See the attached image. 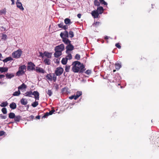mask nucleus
<instances>
[{
  "mask_svg": "<svg viewBox=\"0 0 159 159\" xmlns=\"http://www.w3.org/2000/svg\"><path fill=\"white\" fill-rule=\"evenodd\" d=\"M91 71L89 70H88L85 72V73L88 75H89V74H91Z\"/></svg>",
  "mask_w": 159,
  "mask_h": 159,
  "instance_id": "nucleus-49",
  "label": "nucleus"
},
{
  "mask_svg": "<svg viewBox=\"0 0 159 159\" xmlns=\"http://www.w3.org/2000/svg\"><path fill=\"white\" fill-rule=\"evenodd\" d=\"M101 25V23L99 22H94L91 25V27L93 28V29H94V28H98Z\"/></svg>",
  "mask_w": 159,
  "mask_h": 159,
  "instance_id": "nucleus-9",
  "label": "nucleus"
},
{
  "mask_svg": "<svg viewBox=\"0 0 159 159\" xmlns=\"http://www.w3.org/2000/svg\"><path fill=\"white\" fill-rule=\"evenodd\" d=\"M75 95H72L71 96L69 97V98L70 99H72L74 98L75 100H76V99H75Z\"/></svg>",
  "mask_w": 159,
  "mask_h": 159,
  "instance_id": "nucleus-50",
  "label": "nucleus"
},
{
  "mask_svg": "<svg viewBox=\"0 0 159 159\" xmlns=\"http://www.w3.org/2000/svg\"><path fill=\"white\" fill-rule=\"evenodd\" d=\"M8 105V103L7 102H3L0 104V106L1 107H5Z\"/></svg>",
  "mask_w": 159,
  "mask_h": 159,
  "instance_id": "nucleus-34",
  "label": "nucleus"
},
{
  "mask_svg": "<svg viewBox=\"0 0 159 159\" xmlns=\"http://www.w3.org/2000/svg\"><path fill=\"white\" fill-rule=\"evenodd\" d=\"M12 2L11 5H13L15 4L14 0H11Z\"/></svg>",
  "mask_w": 159,
  "mask_h": 159,
  "instance_id": "nucleus-59",
  "label": "nucleus"
},
{
  "mask_svg": "<svg viewBox=\"0 0 159 159\" xmlns=\"http://www.w3.org/2000/svg\"><path fill=\"white\" fill-rule=\"evenodd\" d=\"M44 54L45 57L48 58H50L52 57V53L51 52H48L45 51L44 52Z\"/></svg>",
  "mask_w": 159,
  "mask_h": 159,
  "instance_id": "nucleus-15",
  "label": "nucleus"
},
{
  "mask_svg": "<svg viewBox=\"0 0 159 159\" xmlns=\"http://www.w3.org/2000/svg\"><path fill=\"white\" fill-rule=\"evenodd\" d=\"M44 62L45 64L47 65H49L50 64V60L46 58L44 60Z\"/></svg>",
  "mask_w": 159,
  "mask_h": 159,
  "instance_id": "nucleus-32",
  "label": "nucleus"
},
{
  "mask_svg": "<svg viewBox=\"0 0 159 159\" xmlns=\"http://www.w3.org/2000/svg\"><path fill=\"white\" fill-rule=\"evenodd\" d=\"M26 67L25 65H22L19 66V70L16 73V75L20 76L25 74Z\"/></svg>",
  "mask_w": 159,
  "mask_h": 159,
  "instance_id": "nucleus-2",
  "label": "nucleus"
},
{
  "mask_svg": "<svg viewBox=\"0 0 159 159\" xmlns=\"http://www.w3.org/2000/svg\"><path fill=\"white\" fill-rule=\"evenodd\" d=\"M55 52L54 53V57L56 58H58L61 55L62 52L58 51H55Z\"/></svg>",
  "mask_w": 159,
  "mask_h": 159,
  "instance_id": "nucleus-16",
  "label": "nucleus"
},
{
  "mask_svg": "<svg viewBox=\"0 0 159 159\" xmlns=\"http://www.w3.org/2000/svg\"><path fill=\"white\" fill-rule=\"evenodd\" d=\"M0 117L1 119H6L7 117V116H3L2 115H1Z\"/></svg>",
  "mask_w": 159,
  "mask_h": 159,
  "instance_id": "nucleus-53",
  "label": "nucleus"
},
{
  "mask_svg": "<svg viewBox=\"0 0 159 159\" xmlns=\"http://www.w3.org/2000/svg\"><path fill=\"white\" fill-rule=\"evenodd\" d=\"M5 132L3 131H0V136H2L4 135Z\"/></svg>",
  "mask_w": 159,
  "mask_h": 159,
  "instance_id": "nucleus-52",
  "label": "nucleus"
},
{
  "mask_svg": "<svg viewBox=\"0 0 159 159\" xmlns=\"http://www.w3.org/2000/svg\"><path fill=\"white\" fill-rule=\"evenodd\" d=\"M1 111H2V112L4 114H7V109L5 107H4V108H2Z\"/></svg>",
  "mask_w": 159,
  "mask_h": 159,
  "instance_id": "nucleus-41",
  "label": "nucleus"
},
{
  "mask_svg": "<svg viewBox=\"0 0 159 159\" xmlns=\"http://www.w3.org/2000/svg\"><path fill=\"white\" fill-rule=\"evenodd\" d=\"M116 46L119 49H120L121 48V46H120L119 43H117L116 44Z\"/></svg>",
  "mask_w": 159,
  "mask_h": 159,
  "instance_id": "nucleus-51",
  "label": "nucleus"
},
{
  "mask_svg": "<svg viewBox=\"0 0 159 159\" xmlns=\"http://www.w3.org/2000/svg\"><path fill=\"white\" fill-rule=\"evenodd\" d=\"M58 26L60 28H62L65 30L68 29L67 26V25H64V24L62 22L60 24H58Z\"/></svg>",
  "mask_w": 159,
  "mask_h": 159,
  "instance_id": "nucleus-12",
  "label": "nucleus"
},
{
  "mask_svg": "<svg viewBox=\"0 0 159 159\" xmlns=\"http://www.w3.org/2000/svg\"><path fill=\"white\" fill-rule=\"evenodd\" d=\"M104 39H109V37L107 36H106L105 38H104Z\"/></svg>",
  "mask_w": 159,
  "mask_h": 159,
  "instance_id": "nucleus-61",
  "label": "nucleus"
},
{
  "mask_svg": "<svg viewBox=\"0 0 159 159\" xmlns=\"http://www.w3.org/2000/svg\"><path fill=\"white\" fill-rule=\"evenodd\" d=\"M100 3V4H103L104 5H107V3L104 0H99Z\"/></svg>",
  "mask_w": 159,
  "mask_h": 159,
  "instance_id": "nucleus-38",
  "label": "nucleus"
},
{
  "mask_svg": "<svg viewBox=\"0 0 159 159\" xmlns=\"http://www.w3.org/2000/svg\"><path fill=\"white\" fill-rule=\"evenodd\" d=\"M28 66H27V69L28 70L30 71L33 70H35V65L31 62H29L28 63Z\"/></svg>",
  "mask_w": 159,
  "mask_h": 159,
  "instance_id": "nucleus-6",
  "label": "nucleus"
},
{
  "mask_svg": "<svg viewBox=\"0 0 159 159\" xmlns=\"http://www.w3.org/2000/svg\"><path fill=\"white\" fill-rule=\"evenodd\" d=\"M121 67V65L119 63L115 64V68L116 70H119Z\"/></svg>",
  "mask_w": 159,
  "mask_h": 159,
  "instance_id": "nucleus-33",
  "label": "nucleus"
},
{
  "mask_svg": "<svg viewBox=\"0 0 159 159\" xmlns=\"http://www.w3.org/2000/svg\"><path fill=\"white\" fill-rule=\"evenodd\" d=\"M6 76L7 78L11 79L13 77L14 75L11 74H8L7 73L6 75Z\"/></svg>",
  "mask_w": 159,
  "mask_h": 159,
  "instance_id": "nucleus-42",
  "label": "nucleus"
},
{
  "mask_svg": "<svg viewBox=\"0 0 159 159\" xmlns=\"http://www.w3.org/2000/svg\"><path fill=\"white\" fill-rule=\"evenodd\" d=\"M46 80L50 81H52V80L54 82H55L57 80V77L55 74H48L46 76Z\"/></svg>",
  "mask_w": 159,
  "mask_h": 159,
  "instance_id": "nucleus-3",
  "label": "nucleus"
},
{
  "mask_svg": "<svg viewBox=\"0 0 159 159\" xmlns=\"http://www.w3.org/2000/svg\"><path fill=\"white\" fill-rule=\"evenodd\" d=\"M10 107L11 109H14L16 108V103L14 102H12L10 105Z\"/></svg>",
  "mask_w": 159,
  "mask_h": 159,
  "instance_id": "nucleus-21",
  "label": "nucleus"
},
{
  "mask_svg": "<svg viewBox=\"0 0 159 159\" xmlns=\"http://www.w3.org/2000/svg\"><path fill=\"white\" fill-rule=\"evenodd\" d=\"M65 90H66V88H63V89H62V91H63V92L65 91Z\"/></svg>",
  "mask_w": 159,
  "mask_h": 159,
  "instance_id": "nucleus-62",
  "label": "nucleus"
},
{
  "mask_svg": "<svg viewBox=\"0 0 159 159\" xmlns=\"http://www.w3.org/2000/svg\"><path fill=\"white\" fill-rule=\"evenodd\" d=\"M15 115L14 113L13 112H10L9 114L8 117L10 119L14 118L15 117Z\"/></svg>",
  "mask_w": 159,
  "mask_h": 159,
  "instance_id": "nucleus-26",
  "label": "nucleus"
},
{
  "mask_svg": "<svg viewBox=\"0 0 159 159\" xmlns=\"http://www.w3.org/2000/svg\"><path fill=\"white\" fill-rule=\"evenodd\" d=\"M64 44H61L59 45L56 46L55 48V50L58 51L62 52V51L64 50Z\"/></svg>",
  "mask_w": 159,
  "mask_h": 159,
  "instance_id": "nucleus-7",
  "label": "nucleus"
},
{
  "mask_svg": "<svg viewBox=\"0 0 159 159\" xmlns=\"http://www.w3.org/2000/svg\"><path fill=\"white\" fill-rule=\"evenodd\" d=\"M81 14H78L77 15V17L78 18H81Z\"/></svg>",
  "mask_w": 159,
  "mask_h": 159,
  "instance_id": "nucleus-57",
  "label": "nucleus"
},
{
  "mask_svg": "<svg viewBox=\"0 0 159 159\" xmlns=\"http://www.w3.org/2000/svg\"><path fill=\"white\" fill-rule=\"evenodd\" d=\"M16 6L17 7L22 11L24 10V8L23 7L21 3L20 2L16 3Z\"/></svg>",
  "mask_w": 159,
  "mask_h": 159,
  "instance_id": "nucleus-20",
  "label": "nucleus"
},
{
  "mask_svg": "<svg viewBox=\"0 0 159 159\" xmlns=\"http://www.w3.org/2000/svg\"><path fill=\"white\" fill-rule=\"evenodd\" d=\"M20 93V92L19 90L18 89L17 91H16L13 93L12 95L13 96H18Z\"/></svg>",
  "mask_w": 159,
  "mask_h": 159,
  "instance_id": "nucleus-31",
  "label": "nucleus"
},
{
  "mask_svg": "<svg viewBox=\"0 0 159 159\" xmlns=\"http://www.w3.org/2000/svg\"><path fill=\"white\" fill-rule=\"evenodd\" d=\"M22 117L21 116L18 115L15 116V117L14 118V120L16 122H19L20 120H21Z\"/></svg>",
  "mask_w": 159,
  "mask_h": 159,
  "instance_id": "nucleus-18",
  "label": "nucleus"
},
{
  "mask_svg": "<svg viewBox=\"0 0 159 159\" xmlns=\"http://www.w3.org/2000/svg\"><path fill=\"white\" fill-rule=\"evenodd\" d=\"M22 53V52L20 49L14 52L11 54L12 57L14 58H19Z\"/></svg>",
  "mask_w": 159,
  "mask_h": 159,
  "instance_id": "nucleus-4",
  "label": "nucleus"
},
{
  "mask_svg": "<svg viewBox=\"0 0 159 159\" xmlns=\"http://www.w3.org/2000/svg\"><path fill=\"white\" fill-rule=\"evenodd\" d=\"M36 71L39 73H44L45 72V70L43 68L39 67H36V69L35 70Z\"/></svg>",
  "mask_w": 159,
  "mask_h": 159,
  "instance_id": "nucleus-14",
  "label": "nucleus"
},
{
  "mask_svg": "<svg viewBox=\"0 0 159 159\" xmlns=\"http://www.w3.org/2000/svg\"><path fill=\"white\" fill-rule=\"evenodd\" d=\"M91 15L94 18H98L99 14L96 10H94L92 11Z\"/></svg>",
  "mask_w": 159,
  "mask_h": 159,
  "instance_id": "nucleus-10",
  "label": "nucleus"
},
{
  "mask_svg": "<svg viewBox=\"0 0 159 159\" xmlns=\"http://www.w3.org/2000/svg\"><path fill=\"white\" fill-rule=\"evenodd\" d=\"M62 41L64 42V43L67 45L70 44L71 43V41L66 38H63Z\"/></svg>",
  "mask_w": 159,
  "mask_h": 159,
  "instance_id": "nucleus-17",
  "label": "nucleus"
},
{
  "mask_svg": "<svg viewBox=\"0 0 159 159\" xmlns=\"http://www.w3.org/2000/svg\"><path fill=\"white\" fill-rule=\"evenodd\" d=\"M5 77V75H0V78H3Z\"/></svg>",
  "mask_w": 159,
  "mask_h": 159,
  "instance_id": "nucleus-58",
  "label": "nucleus"
},
{
  "mask_svg": "<svg viewBox=\"0 0 159 159\" xmlns=\"http://www.w3.org/2000/svg\"><path fill=\"white\" fill-rule=\"evenodd\" d=\"M6 12V9L5 8H4L0 11V14L2 15V14H5Z\"/></svg>",
  "mask_w": 159,
  "mask_h": 159,
  "instance_id": "nucleus-35",
  "label": "nucleus"
},
{
  "mask_svg": "<svg viewBox=\"0 0 159 159\" xmlns=\"http://www.w3.org/2000/svg\"><path fill=\"white\" fill-rule=\"evenodd\" d=\"M69 34L70 38H72L74 36V32L71 31H70L69 32Z\"/></svg>",
  "mask_w": 159,
  "mask_h": 159,
  "instance_id": "nucleus-37",
  "label": "nucleus"
},
{
  "mask_svg": "<svg viewBox=\"0 0 159 159\" xmlns=\"http://www.w3.org/2000/svg\"><path fill=\"white\" fill-rule=\"evenodd\" d=\"M68 55L66 56V57L67 59V60L68 59L70 60L72 59V56L71 54L68 53Z\"/></svg>",
  "mask_w": 159,
  "mask_h": 159,
  "instance_id": "nucleus-45",
  "label": "nucleus"
},
{
  "mask_svg": "<svg viewBox=\"0 0 159 159\" xmlns=\"http://www.w3.org/2000/svg\"><path fill=\"white\" fill-rule=\"evenodd\" d=\"M94 4L95 6H99L100 5V2H99L98 0H94Z\"/></svg>",
  "mask_w": 159,
  "mask_h": 159,
  "instance_id": "nucleus-30",
  "label": "nucleus"
},
{
  "mask_svg": "<svg viewBox=\"0 0 159 159\" xmlns=\"http://www.w3.org/2000/svg\"><path fill=\"white\" fill-rule=\"evenodd\" d=\"M64 69L61 67H58L56 68L55 71V74L56 76H60L63 73Z\"/></svg>",
  "mask_w": 159,
  "mask_h": 159,
  "instance_id": "nucleus-5",
  "label": "nucleus"
},
{
  "mask_svg": "<svg viewBox=\"0 0 159 159\" xmlns=\"http://www.w3.org/2000/svg\"><path fill=\"white\" fill-rule=\"evenodd\" d=\"M55 110L54 109H52L49 112H48L49 115H51L52 114L55 112Z\"/></svg>",
  "mask_w": 159,
  "mask_h": 159,
  "instance_id": "nucleus-46",
  "label": "nucleus"
},
{
  "mask_svg": "<svg viewBox=\"0 0 159 159\" xmlns=\"http://www.w3.org/2000/svg\"><path fill=\"white\" fill-rule=\"evenodd\" d=\"M116 71V70H113V72H115Z\"/></svg>",
  "mask_w": 159,
  "mask_h": 159,
  "instance_id": "nucleus-64",
  "label": "nucleus"
},
{
  "mask_svg": "<svg viewBox=\"0 0 159 159\" xmlns=\"http://www.w3.org/2000/svg\"><path fill=\"white\" fill-rule=\"evenodd\" d=\"M3 58H4L2 56V54L1 53H0V60L3 61V60H4Z\"/></svg>",
  "mask_w": 159,
  "mask_h": 159,
  "instance_id": "nucleus-55",
  "label": "nucleus"
},
{
  "mask_svg": "<svg viewBox=\"0 0 159 159\" xmlns=\"http://www.w3.org/2000/svg\"><path fill=\"white\" fill-rule=\"evenodd\" d=\"M36 118L37 119H39L40 118V116L39 115L36 116Z\"/></svg>",
  "mask_w": 159,
  "mask_h": 159,
  "instance_id": "nucleus-60",
  "label": "nucleus"
},
{
  "mask_svg": "<svg viewBox=\"0 0 159 159\" xmlns=\"http://www.w3.org/2000/svg\"><path fill=\"white\" fill-rule=\"evenodd\" d=\"M19 1H20V0H17L16 3L20 2H19Z\"/></svg>",
  "mask_w": 159,
  "mask_h": 159,
  "instance_id": "nucleus-63",
  "label": "nucleus"
},
{
  "mask_svg": "<svg viewBox=\"0 0 159 159\" xmlns=\"http://www.w3.org/2000/svg\"><path fill=\"white\" fill-rule=\"evenodd\" d=\"M96 11L98 12L99 14H101L103 12L104 9L102 7L100 6L97 8Z\"/></svg>",
  "mask_w": 159,
  "mask_h": 159,
  "instance_id": "nucleus-13",
  "label": "nucleus"
},
{
  "mask_svg": "<svg viewBox=\"0 0 159 159\" xmlns=\"http://www.w3.org/2000/svg\"><path fill=\"white\" fill-rule=\"evenodd\" d=\"M47 93L49 96H50L52 95V92L51 90H48L47 92Z\"/></svg>",
  "mask_w": 159,
  "mask_h": 159,
  "instance_id": "nucleus-48",
  "label": "nucleus"
},
{
  "mask_svg": "<svg viewBox=\"0 0 159 159\" xmlns=\"http://www.w3.org/2000/svg\"><path fill=\"white\" fill-rule=\"evenodd\" d=\"M38 105V102L36 101L32 103L31 105L33 107H35L37 106Z\"/></svg>",
  "mask_w": 159,
  "mask_h": 159,
  "instance_id": "nucleus-36",
  "label": "nucleus"
},
{
  "mask_svg": "<svg viewBox=\"0 0 159 159\" xmlns=\"http://www.w3.org/2000/svg\"><path fill=\"white\" fill-rule=\"evenodd\" d=\"M63 35L64 36V33L62 32H61L60 34V36L61 38L62 39V40L63 39V38H65V37H63Z\"/></svg>",
  "mask_w": 159,
  "mask_h": 159,
  "instance_id": "nucleus-54",
  "label": "nucleus"
},
{
  "mask_svg": "<svg viewBox=\"0 0 159 159\" xmlns=\"http://www.w3.org/2000/svg\"><path fill=\"white\" fill-rule=\"evenodd\" d=\"M72 71L75 73H83L86 70L84 65L81 64L80 61H75L72 64Z\"/></svg>",
  "mask_w": 159,
  "mask_h": 159,
  "instance_id": "nucleus-1",
  "label": "nucleus"
},
{
  "mask_svg": "<svg viewBox=\"0 0 159 159\" xmlns=\"http://www.w3.org/2000/svg\"><path fill=\"white\" fill-rule=\"evenodd\" d=\"M26 87L27 86L24 83H23L21 85L18 87V89L19 90H20L22 89H26Z\"/></svg>",
  "mask_w": 159,
  "mask_h": 159,
  "instance_id": "nucleus-25",
  "label": "nucleus"
},
{
  "mask_svg": "<svg viewBox=\"0 0 159 159\" xmlns=\"http://www.w3.org/2000/svg\"><path fill=\"white\" fill-rule=\"evenodd\" d=\"M66 53H68L69 51H72L74 49V46L71 44L68 45L66 47Z\"/></svg>",
  "mask_w": 159,
  "mask_h": 159,
  "instance_id": "nucleus-8",
  "label": "nucleus"
},
{
  "mask_svg": "<svg viewBox=\"0 0 159 159\" xmlns=\"http://www.w3.org/2000/svg\"><path fill=\"white\" fill-rule=\"evenodd\" d=\"M8 68L7 67H0V72L3 73L7 72Z\"/></svg>",
  "mask_w": 159,
  "mask_h": 159,
  "instance_id": "nucleus-19",
  "label": "nucleus"
},
{
  "mask_svg": "<svg viewBox=\"0 0 159 159\" xmlns=\"http://www.w3.org/2000/svg\"><path fill=\"white\" fill-rule=\"evenodd\" d=\"M13 60V59L11 57H7L6 58L4 59V60H3V62L4 63L7 62V61H9L12 60Z\"/></svg>",
  "mask_w": 159,
  "mask_h": 159,
  "instance_id": "nucleus-27",
  "label": "nucleus"
},
{
  "mask_svg": "<svg viewBox=\"0 0 159 159\" xmlns=\"http://www.w3.org/2000/svg\"><path fill=\"white\" fill-rule=\"evenodd\" d=\"M26 96L31 97V95H32V93L31 91L26 92L24 94Z\"/></svg>",
  "mask_w": 159,
  "mask_h": 159,
  "instance_id": "nucleus-29",
  "label": "nucleus"
},
{
  "mask_svg": "<svg viewBox=\"0 0 159 159\" xmlns=\"http://www.w3.org/2000/svg\"><path fill=\"white\" fill-rule=\"evenodd\" d=\"M64 23L66 25H70L72 23L70 19L68 18H66L64 20Z\"/></svg>",
  "mask_w": 159,
  "mask_h": 159,
  "instance_id": "nucleus-23",
  "label": "nucleus"
},
{
  "mask_svg": "<svg viewBox=\"0 0 159 159\" xmlns=\"http://www.w3.org/2000/svg\"><path fill=\"white\" fill-rule=\"evenodd\" d=\"M64 36L65 37V38H68L69 37V33L68 31L66 30H65L64 33Z\"/></svg>",
  "mask_w": 159,
  "mask_h": 159,
  "instance_id": "nucleus-40",
  "label": "nucleus"
},
{
  "mask_svg": "<svg viewBox=\"0 0 159 159\" xmlns=\"http://www.w3.org/2000/svg\"><path fill=\"white\" fill-rule=\"evenodd\" d=\"M70 66H66L65 67V71L66 72H68L69 71V70L70 69Z\"/></svg>",
  "mask_w": 159,
  "mask_h": 159,
  "instance_id": "nucleus-43",
  "label": "nucleus"
},
{
  "mask_svg": "<svg viewBox=\"0 0 159 159\" xmlns=\"http://www.w3.org/2000/svg\"><path fill=\"white\" fill-rule=\"evenodd\" d=\"M67 58H63L61 61V62L62 64L63 65H66L67 63Z\"/></svg>",
  "mask_w": 159,
  "mask_h": 159,
  "instance_id": "nucleus-28",
  "label": "nucleus"
},
{
  "mask_svg": "<svg viewBox=\"0 0 159 159\" xmlns=\"http://www.w3.org/2000/svg\"><path fill=\"white\" fill-rule=\"evenodd\" d=\"M20 103L23 105H26L28 103V102L24 98H22L20 100Z\"/></svg>",
  "mask_w": 159,
  "mask_h": 159,
  "instance_id": "nucleus-22",
  "label": "nucleus"
},
{
  "mask_svg": "<svg viewBox=\"0 0 159 159\" xmlns=\"http://www.w3.org/2000/svg\"><path fill=\"white\" fill-rule=\"evenodd\" d=\"M75 58L77 60H79L80 58V55L78 54H76Z\"/></svg>",
  "mask_w": 159,
  "mask_h": 159,
  "instance_id": "nucleus-44",
  "label": "nucleus"
},
{
  "mask_svg": "<svg viewBox=\"0 0 159 159\" xmlns=\"http://www.w3.org/2000/svg\"><path fill=\"white\" fill-rule=\"evenodd\" d=\"M39 53L40 54V56H41L42 57H44V53H43L42 52H40Z\"/></svg>",
  "mask_w": 159,
  "mask_h": 159,
  "instance_id": "nucleus-56",
  "label": "nucleus"
},
{
  "mask_svg": "<svg viewBox=\"0 0 159 159\" xmlns=\"http://www.w3.org/2000/svg\"><path fill=\"white\" fill-rule=\"evenodd\" d=\"M48 116H49V115L48 114V112H47L42 117V118H47Z\"/></svg>",
  "mask_w": 159,
  "mask_h": 159,
  "instance_id": "nucleus-47",
  "label": "nucleus"
},
{
  "mask_svg": "<svg viewBox=\"0 0 159 159\" xmlns=\"http://www.w3.org/2000/svg\"><path fill=\"white\" fill-rule=\"evenodd\" d=\"M7 35L6 34H2L1 39L2 40L5 41L7 39Z\"/></svg>",
  "mask_w": 159,
  "mask_h": 159,
  "instance_id": "nucleus-39",
  "label": "nucleus"
},
{
  "mask_svg": "<svg viewBox=\"0 0 159 159\" xmlns=\"http://www.w3.org/2000/svg\"><path fill=\"white\" fill-rule=\"evenodd\" d=\"M32 95L34 96L36 100H39V94L37 91H34L32 93Z\"/></svg>",
  "mask_w": 159,
  "mask_h": 159,
  "instance_id": "nucleus-11",
  "label": "nucleus"
},
{
  "mask_svg": "<svg viewBox=\"0 0 159 159\" xmlns=\"http://www.w3.org/2000/svg\"><path fill=\"white\" fill-rule=\"evenodd\" d=\"M82 94V92L81 91H78L76 92V95H75V98L77 99Z\"/></svg>",
  "mask_w": 159,
  "mask_h": 159,
  "instance_id": "nucleus-24",
  "label": "nucleus"
}]
</instances>
